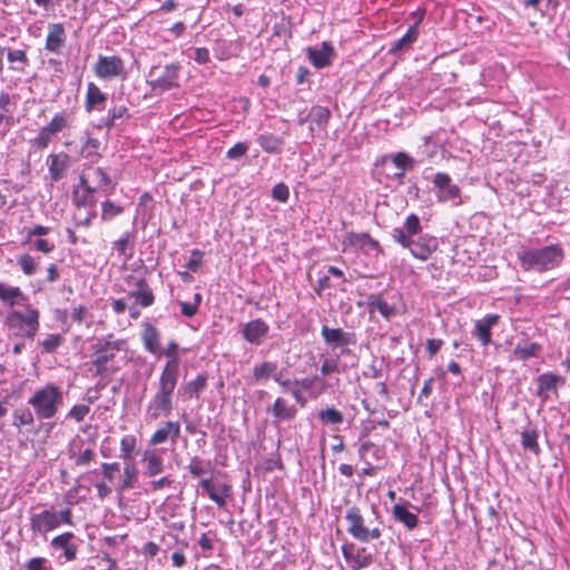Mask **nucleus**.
Wrapping results in <instances>:
<instances>
[{
    "instance_id": "nucleus-16",
    "label": "nucleus",
    "mask_w": 570,
    "mask_h": 570,
    "mask_svg": "<svg viewBox=\"0 0 570 570\" xmlns=\"http://www.w3.org/2000/svg\"><path fill=\"white\" fill-rule=\"evenodd\" d=\"M307 59L316 69H323L332 65L334 48L331 42H322L321 49L307 47L305 49Z\"/></svg>"
},
{
    "instance_id": "nucleus-12",
    "label": "nucleus",
    "mask_w": 570,
    "mask_h": 570,
    "mask_svg": "<svg viewBox=\"0 0 570 570\" xmlns=\"http://www.w3.org/2000/svg\"><path fill=\"white\" fill-rule=\"evenodd\" d=\"M422 233L421 222L417 215L410 214L402 228H394L392 237L400 245H409L410 240Z\"/></svg>"
},
{
    "instance_id": "nucleus-64",
    "label": "nucleus",
    "mask_w": 570,
    "mask_h": 570,
    "mask_svg": "<svg viewBox=\"0 0 570 570\" xmlns=\"http://www.w3.org/2000/svg\"><path fill=\"white\" fill-rule=\"evenodd\" d=\"M51 136H52V134H49L45 128H41L40 132L35 138L33 144L38 148H41V149L47 148L51 140Z\"/></svg>"
},
{
    "instance_id": "nucleus-40",
    "label": "nucleus",
    "mask_w": 570,
    "mask_h": 570,
    "mask_svg": "<svg viewBox=\"0 0 570 570\" xmlns=\"http://www.w3.org/2000/svg\"><path fill=\"white\" fill-rule=\"evenodd\" d=\"M521 444L524 450H529L535 454L540 452L538 444V432L535 429H525L521 432Z\"/></svg>"
},
{
    "instance_id": "nucleus-53",
    "label": "nucleus",
    "mask_w": 570,
    "mask_h": 570,
    "mask_svg": "<svg viewBox=\"0 0 570 570\" xmlns=\"http://www.w3.org/2000/svg\"><path fill=\"white\" fill-rule=\"evenodd\" d=\"M368 237H370V234H367V233L357 234L354 232H348L345 235V242L352 247L364 248L367 243L365 240V238H368Z\"/></svg>"
},
{
    "instance_id": "nucleus-47",
    "label": "nucleus",
    "mask_w": 570,
    "mask_h": 570,
    "mask_svg": "<svg viewBox=\"0 0 570 570\" xmlns=\"http://www.w3.org/2000/svg\"><path fill=\"white\" fill-rule=\"evenodd\" d=\"M62 342L63 336L61 334H50L46 340L40 342V345L42 346V352L55 353Z\"/></svg>"
},
{
    "instance_id": "nucleus-18",
    "label": "nucleus",
    "mask_w": 570,
    "mask_h": 570,
    "mask_svg": "<svg viewBox=\"0 0 570 570\" xmlns=\"http://www.w3.org/2000/svg\"><path fill=\"white\" fill-rule=\"evenodd\" d=\"M141 341L147 352L161 355L160 333L155 325L148 322L142 324Z\"/></svg>"
},
{
    "instance_id": "nucleus-48",
    "label": "nucleus",
    "mask_w": 570,
    "mask_h": 570,
    "mask_svg": "<svg viewBox=\"0 0 570 570\" xmlns=\"http://www.w3.org/2000/svg\"><path fill=\"white\" fill-rule=\"evenodd\" d=\"M33 414L29 409L16 410L13 413V424L18 428L33 424Z\"/></svg>"
},
{
    "instance_id": "nucleus-13",
    "label": "nucleus",
    "mask_w": 570,
    "mask_h": 570,
    "mask_svg": "<svg viewBox=\"0 0 570 570\" xmlns=\"http://www.w3.org/2000/svg\"><path fill=\"white\" fill-rule=\"evenodd\" d=\"M60 525V519L56 511L43 510L35 513L30 518V527L35 533L45 535L47 532L57 529Z\"/></svg>"
},
{
    "instance_id": "nucleus-9",
    "label": "nucleus",
    "mask_w": 570,
    "mask_h": 570,
    "mask_svg": "<svg viewBox=\"0 0 570 570\" xmlns=\"http://www.w3.org/2000/svg\"><path fill=\"white\" fill-rule=\"evenodd\" d=\"M95 75L100 79H112L120 76H126L125 62L118 56H102L98 57L94 66Z\"/></svg>"
},
{
    "instance_id": "nucleus-26",
    "label": "nucleus",
    "mask_w": 570,
    "mask_h": 570,
    "mask_svg": "<svg viewBox=\"0 0 570 570\" xmlns=\"http://www.w3.org/2000/svg\"><path fill=\"white\" fill-rule=\"evenodd\" d=\"M0 301L10 307L14 305L26 306L28 297L19 287L7 286L4 283L0 282Z\"/></svg>"
},
{
    "instance_id": "nucleus-20",
    "label": "nucleus",
    "mask_w": 570,
    "mask_h": 570,
    "mask_svg": "<svg viewBox=\"0 0 570 570\" xmlns=\"http://www.w3.org/2000/svg\"><path fill=\"white\" fill-rule=\"evenodd\" d=\"M75 534L72 532H65L55 537L50 547L55 550H63V557L67 561H72L77 558L78 546L72 542Z\"/></svg>"
},
{
    "instance_id": "nucleus-2",
    "label": "nucleus",
    "mask_w": 570,
    "mask_h": 570,
    "mask_svg": "<svg viewBox=\"0 0 570 570\" xmlns=\"http://www.w3.org/2000/svg\"><path fill=\"white\" fill-rule=\"evenodd\" d=\"M28 403L32 406L38 419L49 420L57 414L59 407L63 404V394L58 385L48 383L38 389Z\"/></svg>"
},
{
    "instance_id": "nucleus-62",
    "label": "nucleus",
    "mask_w": 570,
    "mask_h": 570,
    "mask_svg": "<svg viewBox=\"0 0 570 570\" xmlns=\"http://www.w3.org/2000/svg\"><path fill=\"white\" fill-rule=\"evenodd\" d=\"M50 228L42 225H36L33 228L27 230L26 239L23 240V244L31 243L32 237L35 236H43L49 234Z\"/></svg>"
},
{
    "instance_id": "nucleus-38",
    "label": "nucleus",
    "mask_w": 570,
    "mask_h": 570,
    "mask_svg": "<svg viewBox=\"0 0 570 570\" xmlns=\"http://www.w3.org/2000/svg\"><path fill=\"white\" fill-rule=\"evenodd\" d=\"M98 190L92 186H86L82 195H78L77 189L73 190V203L75 205L80 207H95L97 199L95 197V193Z\"/></svg>"
},
{
    "instance_id": "nucleus-22",
    "label": "nucleus",
    "mask_w": 570,
    "mask_h": 570,
    "mask_svg": "<svg viewBox=\"0 0 570 570\" xmlns=\"http://www.w3.org/2000/svg\"><path fill=\"white\" fill-rule=\"evenodd\" d=\"M267 412H271L274 416V424H278L282 421H291L297 414V409L293 404H288L283 397H277L272 406L267 407Z\"/></svg>"
},
{
    "instance_id": "nucleus-36",
    "label": "nucleus",
    "mask_w": 570,
    "mask_h": 570,
    "mask_svg": "<svg viewBox=\"0 0 570 570\" xmlns=\"http://www.w3.org/2000/svg\"><path fill=\"white\" fill-rule=\"evenodd\" d=\"M261 148L268 154L281 153L283 139L273 134H262L256 138Z\"/></svg>"
},
{
    "instance_id": "nucleus-31",
    "label": "nucleus",
    "mask_w": 570,
    "mask_h": 570,
    "mask_svg": "<svg viewBox=\"0 0 570 570\" xmlns=\"http://www.w3.org/2000/svg\"><path fill=\"white\" fill-rule=\"evenodd\" d=\"M366 305L371 313L376 309L386 320H391L396 314L395 307L389 305L380 295L376 294L368 296Z\"/></svg>"
},
{
    "instance_id": "nucleus-50",
    "label": "nucleus",
    "mask_w": 570,
    "mask_h": 570,
    "mask_svg": "<svg viewBox=\"0 0 570 570\" xmlns=\"http://www.w3.org/2000/svg\"><path fill=\"white\" fill-rule=\"evenodd\" d=\"M101 209H102V213H101L102 220H110L114 217H116L122 213V208L120 206H117L111 200H105L101 204Z\"/></svg>"
},
{
    "instance_id": "nucleus-25",
    "label": "nucleus",
    "mask_w": 570,
    "mask_h": 570,
    "mask_svg": "<svg viewBox=\"0 0 570 570\" xmlns=\"http://www.w3.org/2000/svg\"><path fill=\"white\" fill-rule=\"evenodd\" d=\"M49 175L53 181H59L69 167V155L51 154L48 157Z\"/></svg>"
},
{
    "instance_id": "nucleus-10",
    "label": "nucleus",
    "mask_w": 570,
    "mask_h": 570,
    "mask_svg": "<svg viewBox=\"0 0 570 570\" xmlns=\"http://www.w3.org/2000/svg\"><path fill=\"white\" fill-rule=\"evenodd\" d=\"M410 249L411 254L420 259L428 261L431 255L438 249V238L429 234H420L410 240L409 245H401Z\"/></svg>"
},
{
    "instance_id": "nucleus-27",
    "label": "nucleus",
    "mask_w": 570,
    "mask_h": 570,
    "mask_svg": "<svg viewBox=\"0 0 570 570\" xmlns=\"http://www.w3.org/2000/svg\"><path fill=\"white\" fill-rule=\"evenodd\" d=\"M137 289L128 294L129 298H135L141 307H148L154 304L155 296L145 278H139L135 283Z\"/></svg>"
},
{
    "instance_id": "nucleus-51",
    "label": "nucleus",
    "mask_w": 570,
    "mask_h": 570,
    "mask_svg": "<svg viewBox=\"0 0 570 570\" xmlns=\"http://www.w3.org/2000/svg\"><path fill=\"white\" fill-rule=\"evenodd\" d=\"M249 149V144L246 141L237 142L226 153V158L229 160H239L244 157Z\"/></svg>"
},
{
    "instance_id": "nucleus-57",
    "label": "nucleus",
    "mask_w": 570,
    "mask_h": 570,
    "mask_svg": "<svg viewBox=\"0 0 570 570\" xmlns=\"http://www.w3.org/2000/svg\"><path fill=\"white\" fill-rule=\"evenodd\" d=\"M90 407L85 404L73 405L69 413L67 414V419H75L77 422L83 421L85 416L89 413Z\"/></svg>"
},
{
    "instance_id": "nucleus-34",
    "label": "nucleus",
    "mask_w": 570,
    "mask_h": 570,
    "mask_svg": "<svg viewBox=\"0 0 570 570\" xmlns=\"http://www.w3.org/2000/svg\"><path fill=\"white\" fill-rule=\"evenodd\" d=\"M144 461L146 462L145 474L148 476H155L163 472L164 462L160 454L156 451H146L144 454Z\"/></svg>"
},
{
    "instance_id": "nucleus-61",
    "label": "nucleus",
    "mask_w": 570,
    "mask_h": 570,
    "mask_svg": "<svg viewBox=\"0 0 570 570\" xmlns=\"http://www.w3.org/2000/svg\"><path fill=\"white\" fill-rule=\"evenodd\" d=\"M125 479L122 482V489H130L134 485V480L136 479V468L132 464H126L124 469Z\"/></svg>"
},
{
    "instance_id": "nucleus-33",
    "label": "nucleus",
    "mask_w": 570,
    "mask_h": 570,
    "mask_svg": "<svg viewBox=\"0 0 570 570\" xmlns=\"http://www.w3.org/2000/svg\"><path fill=\"white\" fill-rule=\"evenodd\" d=\"M180 433V426L177 422L168 421L166 424L158 429L151 436L150 443L151 444H161L164 443L168 436L171 434L173 439H176L179 436Z\"/></svg>"
},
{
    "instance_id": "nucleus-6",
    "label": "nucleus",
    "mask_w": 570,
    "mask_h": 570,
    "mask_svg": "<svg viewBox=\"0 0 570 570\" xmlns=\"http://www.w3.org/2000/svg\"><path fill=\"white\" fill-rule=\"evenodd\" d=\"M345 520L348 522L347 532L361 542H368L370 540L381 537V530L379 528L370 530L365 527L364 518L357 507L347 509Z\"/></svg>"
},
{
    "instance_id": "nucleus-4",
    "label": "nucleus",
    "mask_w": 570,
    "mask_h": 570,
    "mask_svg": "<svg viewBox=\"0 0 570 570\" xmlns=\"http://www.w3.org/2000/svg\"><path fill=\"white\" fill-rule=\"evenodd\" d=\"M39 317V311L27 304L26 314L17 309L9 312L4 325L17 337L33 338L40 326Z\"/></svg>"
},
{
    "instance_id": "nucleus-45",
    "label": "nucleus",
    "mask_w": 570,
    "mask_h": 570,
    "mask_svg": "<svg viewBox=\"0 0 570 570\" xmlns=\"http://www.w3.org/2000/svg\"><path fill=\"white\" fill-rule=\"evenodd\" d=\"M68 124V116L66 112H58L53 116L51 121L45 126L43 128L52 135H56L57 132L61 131L67 127Z\"/></svg>"
},
{
    "instance_id": "nucleus-56",
    "label": "nucleus",
    "mask_w": 570,
    "mask_h": 570,
    "mask_svg": "<svg viewBox=\"0 0 570 570\" xmlns=\"http://www.w3.org/2000/svg\"><path fill=\"white\" fill-rule=\"evenodd\" d=\"M272 197L281 203H286L289 198V189L284 183L276 184L272 189Z\"/></svg>"
},
{
    "instance_id": "nucleus-39",
    "label": "nucleus",
    "mask_w": 570,
    "mask_h": 570,
    "mask_svg": "<svg viewBox=\"0 0 570 570\" xmlns=\"http://www.w3.org/2000/svg\"><path fill=\"white\" fill-rule=\"evenodd\" d=\"M207 386V375L199 374L194 381L184 386V393L189 397H199V393Z\"/></svg>"
},
{
    "instance_id": "nucleus-37",
    "label": "nucleus",
    "mask_w": 570,
    "mask_h": 570,
    "mask_svg": "<svg viewBox=\"0 0 570 570\" xmlns=\"http://www.w3.org/2000/svg\"><path fill=\"white\" fill-rule=\"evenodd\" d=\"M277 372V364L274 362L265 361L261 364H256L253 367V379L255 382L266 381L269 377H274Z\"/></svg>"
},
{
    "instance_id": "nucleus-35",
    "label": "nucleus",
    "mask_w": 570,
    "mask_h": 570,
    "mask_svg": "<svg viewBox=\"0 0 570 570\" xmlns=\"http://www.w3.org/2000/svg\"><path fill=\"white\" fill-rule=\"evenodd\" d=\"M307 118L314 122L320 130H325L331 118V111L327 107L318 105L313 106L307 114Z\"/></svg>"
},
{
    "instance_id": "nucleus-63",
    "label": "nucleus",
    "mask_w": 570,
    "mask_h": 570,
    "mask_svg": "<svg viewBox=\"0 0 570 570\" xmlns=\"http://www.w3.org/2000/svg\"><path fill=\"white\" fill-rule=\"evenodd\" d=\"M47 559L42 557L31 558L26 564L27 570H49L46 568Z\"/></svg>"
},
{
    "instance_id": "nucleus-52",
    "label": "nucleus",
    "mask_w": 570,
    "mask_h": 570,
    "mask_svg": "<svg viewBox=\"0 0 570 570\" xmlns=\"http://www.w3.org/2000/svg\"><path fill=\"white\" fill-rule=\"evenodd\" d=\"M100 141L97 138L87 137L82 144L80 154L85 158H89L98 154Z\"/></svg>"
},
{
    "instance_id": "nucleus-54",
    "label": "nucleus",
    "mask_w": 570,
    "mask_h": 570,
    "mask_svg": "<svg viewBox=\"0 0 570 570\" xmlns=\"http://www.w3.org/2000/svg\"><path fill=\"white\" fill-rule=\"evenodd\" d=\"M366 548H361L353 558L352 568L358 570L361 568L368 567L372 563V556L366 554Z\"/></svg>"
},
{
    "instance_id": "nucleus-3",
    "label": "nucleus",
    "mask_w": 570,
    "mask_h": 570,
    "mask_svg": "<svg viewBox=\"0 0 570 570\" xmlns=\"http://www.w3.org/2000/svg\"><path fill=\"white\" fill-rule=\"evenodd\" d=\"M173 366H164L158 389L154 397L151 399L148 411H153V415L156 417L159 413L168 415L173 411V393L177 386L179 373H175Z\"/></svg>"
},
{
    "instance_id": "nucleus-17",
    "label": "nucleus",
    "mask_w": 570,
    "mask_h": 570,
    "mask_svg": "<svg viewBox=\"0 0 570 570\" xmlns=\"http://www.w3.org/2000/svg\"><path fill=\"white\" fill-rule=\"evenodd\" d=\"M321 334L324 342L333 347L355 344V333L344 332L342 328H331L327 325H323Z\"/></svg>"
},
{
    "instance_id": "nucleus-30",
    "label": "nucleus",
    "mask_w": 570,
    "mask_h": 570,
    "mask_svg": "<svg viewBox=\"0 0 570 570\" xmlns=\"http://www.w3.org/2000/svg\"><path fill=\"white\" fill-rule=\"evenodd\" d=\"M389 161H391L397 169L403 171L413 170L416 166V160L403 151L393 155H386L381 159L382 165H386Z\"/></svg>"
},
{
    "instance_id": "nucleus-5",
    "label": "nucleus",
    "mask_w": 570,
    "mask_h": 570,
    "mask_svg": "<svg viewBox=\"0 0 570 570\" xmlns=\"http://www.w3.org/2000/svg\"><path fill=\"white\" fill-rule=\"evenodd\" d=\"M125 344L124 340L110 341L107 338L98 340L92 344L95 375H104L108 371V363L115 358L116 352L124 350Z\"/></svg>"
},
{
    "instance_id": "nucleus-43",
    "label": "nucleus",
    "mask_w": 570,
    "mask_h": 570,
    "mask_svg": "<svg viewBox=\"0 0 570 570\" xmlns=\"http://www.w3.org/2000/svg\"><path fill=\"white\" fill-rule=\"evenodd\" d=\"M210 468L209 461H204L199 456H194L190 460V463L187 465V470L194 478H199L203 474L207 473Z\"/></svg>"
},
{
    "instance_id": "nucleus-8",
    "label": "nucleus",
    "mask_w": 570,
    "mask_h": 570,
    "mask_svg": "<svg viewBox=\"0 0 570 570\" xmlns=\"http://www.w3.org/2000/svg\"><path fill=\"white\" fill-rule=\"evenodd\" d=\"M436 188V198L440 203L452 202L454 205H461V189L452 183V178L446 173H436L432 180Z\"/></svg>"
},
{
    "instance_id": "nucleus-42",
    "label": "nucleus",
    "mask_w": 570,
    "mask_h": 570,
    "mask_svg": "<svg viewBox=\"0 0 570 570\" xmlns=\"http://www.w3.org/2000/svg\"><path fill=\"white\" fill-rule=\"evenodd\" d=\"M178 344L175 341H170L167 347L163 351L161 354H165L168 357L165 366H173L175 368V373H179V356L177 354Z\"/></svg>"
},
{
    "instance_id": "nucleus-21",
    "label": "nucleus",
    "mask_w": 570,
    "mask_h": 570,
    "mask_svg": "<svg viewBox=\"0 0 570 570\" xmlns=\"http://www.w3.org/2000/svg\"><path fill=\"white\" fill-rule=\"evenodd\" d=\"M49 32L46 38V50L60 53L61 48L66 42V31L62 23H50L48 26Z\"/></svg>"
},
{
    "instance_id": "nucleus-60",
    "label": "nucleus",
    "mask_w": 570,
    "mask_h": 570,
    "mask_svg": "<svg viewBox=\"0 0 570 570\" xmlns=\"http://www.w3.org/2000/svg\"><path fill=\"white\" fill-rule=\"evenodd\" d=\"M203 252H200L199 249H194L191 252L190 258L186 263V268L189 269L190 272H197L203 263Z\"/></svg>"
},
{
    "instance_id": "nucleus-23",
    "label": "nucleus",
    "mask_w": 570,
    "mask_h": 570,
    "mask_svg": "<svg viewBox=\"0 0 570 570\" xmlns=\"http://www.w3.org/2000/svg\"><path fill=\"white\" fill-rule=\"evenodd\" d=\"M107 101V95L100 90L95 82H89L87 86V94L85 100L86 111L91 112L94 110L101 111L105 108Z\"/></svg>"
},
{
    "instance_id": "nucleus-29",
    "label": "nucleus",
    "mask_w": 570,
    "mask_h": 570,
    "mask_svg": "<svg viewBox=\"0 0 570 570\" xmlns=\"http://www.w3.org/2000/svg\"><path fill=\"white\" fill-rule=\"evenodd\" d=\"M409 502L405 504H395L392 508L393 518L395 521L401 522L409 530H412L417 527L419 518L416 514L407 510Z\"/></svg>"
},
{
    "instance_id": "nucleus-11",
    "label": "nucleus",
    "mask_w": 570,
    "mask_h": 570,
    "mask_svg": "<svg viewBox=\"0 0 570 570\" xmlns=\"http://www.w3.org/2000/svg\"><path fill=\"white\" fill-rule=\"evenodd\" d=\"M239 333L246 342L258 346L268 336L269 325L262 318H255L242 324Z\"/></svg>"
},
{
    "instance_id": "nucleus-46",
    "label": "nucleus",
    "mask_w": 570,
    "mask_h": 570,
    "mask_svg": "<svg viewBox=\"0 0 570 570\" xmlns=\"http://www.w3.org/2000/svg\"><path fill=\"white\" fill-rule=\"evenodd\" d=\"M17 262L24 275L32 276L36 274L38 263L31 255L22 254Z\"/></svg>"
},
{
    "instance_id": "nucleus-41",
    "label": "nucleus",
    "mask_w": 570,
    "mask_h": 570,
    "mask_svg": "<svg viewBox=\"0 0 570 570\" xmlns=\"http://www.w3.org/2000/svg\"><path fill=\"white\" fill-rule=\"evenodd\" d=\"M7 58L11 63H20V66H12L11 69L14 71L22 72L26 67L29 66V59L24 50H12L8 49Z\"/></svg>"
},
{
    "instance_id": "nucleus-28",
    "label": "nucleus",
    "mask_w": 570,
    "mask_h": 570,
    "mask_svg": "<svg viewBox=\"0 0 570 570\" xmlns=\"http://www.w3.org/2000/svg\"><path fill=\"white\" fill-rule=\"evenodd\" d=\"M543 351L541 344L537 342L524 341L523 343H518L513 348V355L519 361H528L531 357H539Z\"/></svg>"
},
{
    "instance_id": "nucleus-49",
    "label": "nucleus",
    "mask_w": 570,
    "mask_h": 570,
    "mask_svg": "<svg viewBox=\"0 0 570 570\" xmlns=\"http://www.w3.org/2000/svg\"><path fill=\"white\" fill-rule=\"evenodd\" d=\"M136 448V438L127 435L120 442V456L125 460H130Z\"/></svg>"
},
{
    "instance_id": "nucleus-55",
    "label": "nucleus",
    "mask_w": 570,
    "mask_h": 570,
    "mask_svg": "<svg viewBox=\"0 0 570 570\" xmlns=\"http://www.w3.org/2000/svg\"><path fill=\"white\" fill-rule=\"evenodd\" d=\"M109 117L112 118L116 122H122L124 120L129 119L130 114L126 106H115L108 110Z\"/></svg>"
},
{
    "instance_id": "nucleus-32",
    "label": "nucleus",
    "mask_w": 570,
    "mask_h": 570,
    "mask_svg": "<svg viewBox=\"0 0 570 570\" xmlns=\"http://www.w3.org/2000/svg\"><path fill=\"white\" fill-rule=\"evenodd\" d=\"M91 175L96 183L95 188L98 191L110 195L115 190L116 185L111 181L109 175L101 167L92 168Z\"/></svg>"
},
{
    "instance_id": "nucleus-19",
    "label": "nucleus",
    "mask_w": 570,
    "mask_h": 570,
    "mask_svg": "<svg viewBox=\"0 0 570 570\" xmlns=\"http://www.w3.org/2000/svg\"><path fill=\"white\" fill-rule=\"evenodd\" d=\"M499 320L500 316L498 314H489L475 322L473 334L478 337L483 346H487L492 342L491 330L499 323Z\"/></svg>"
},
{
    "instance_id": "nucleus-15",
    "label": "nucleus",
    "mask_w": 570,
    "mask_h": 570,
    "mask_svg": "<svg viewBox=\"0 0 570 570\" xmlns=\"http://www.w3.org/2000/svg\"><path fill=\"white\" fill-rule=\"evenodd\" d=\"M535 382H537V396L540 397L541 403L543 404L549 400L550 392L558 395V384H562L564 382V380L559 374H556L552 372H547V373L540 374L537 377Z\"/></svg>"
},
{
    "instance_id": "nucleus-7",
    "label": "nucleus",
    "mask_w": 570,
    "mask_h": 570,
    "mask_svg": "<svg viewBox=\"0 0 570 570\" xmlns=\"http://www.w3.org/2000/svg\"><path fill=\"white\" fill-rule=\"evenodd\" d=\"M179 63H170L164 68L161 75H157V68L153 67L148 73V85L150 86L151 90L164 92L177 88L179 86Z\"/></svg>"
},
{
    "instance_id": "nucleus-58",
    "label": "nucleus",
    "mask_w": 570,
    "mask_h": 570,
    "mask_svg": "<svg viewBox=\"0 0 570 570\" xmlns=\"http://www.w3.org/2000/svg\"><path fill=\"white\" fill-rule=\"evenodd\" d=\"M0 109L9 115L13 116V111L16 109V102L12 100V97L9 92H0Z\"/></svg>"
},
{
    "instance_id": "nucleus-1",
    "label": "nucleus",
    "mask_w": 570,
    "mask_h": 570,
    "mask_svg": "<svg viewBox=\"0 0 570 570\" xmlns=\"http://www.w3.org/2000/svg\"><path fill=\"white\" fill-rule=\"evenodd\" d=\"M517 256L523 271L542 273L558 267L564 258V252L560 245L552 244L541 248L522 249Z\"/></svg>"
},
{
    "instance_id": "nucleus-24",
    "label": "nucleus",
    "mask_w": 570,
    "mask_h": 570,
    "mask_svg": "<svg viewBox=\"0 0 570 570\" xmlns=\"http://www.w3.org/2000/svg\"><path fill=\"white\" fill-rule=\"evenodd\" d=\"M416 17L415 22L407 29L405 35H403L400 39H397L391 47L390 52L396 53L400 51H403L407 49L416 39L419 36L417 26L421 22L423 18V12H415Z\"/></svg>"
},
{
    "instance_id": "nucleus-44",
    "label": "nucleus",
    "mask_w": 570,
    "mask_h": 570,
    "mask_svg": "<svg viewBox=\"0 0 570 570\" xmlns=\"http://www.w3.org/2000/svg\"><path fill=\"white\" fill-rule=\"evenodd\" d=\"M318 419L325 424H341L344 421L343 413L334 407L321 410Z\"/></svg>"
},
{
    "instance_id": "nucleus-14",
    "label": "nucleus",
    "mask_w": 570,
    "mask_h": 570,
    "mask_svg": "<svg viewBox=\"0 0 570 570\" xmlns=\"http://www.w3.org/2000/svg\"><path fill=\"white\" fill-rule=\"evenodd\" d=\"M199 487L218 508H224L227 503V498L232 495V487L228 483L215 484L210 478L200 480Z\"/></svg>"
},
{
    "instance_id": "nucleus-59",
    "label": "nucleus",
    "mask_w": 570,
    "mask_h": 570,
    "mask_svg": "<svg viewBox=\"0 0 570 570\" xmlns=\"http://www.w3.org/2000/svg\"><path fill=\"white\" fill-rule=\"evenodd\" d=\"M92 314L89 312L88 307L85 305H79L73 307L71 313V318L76 323H82L83 321L91 318Z\"/></svg>"
}]
</instances>
